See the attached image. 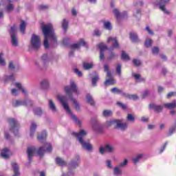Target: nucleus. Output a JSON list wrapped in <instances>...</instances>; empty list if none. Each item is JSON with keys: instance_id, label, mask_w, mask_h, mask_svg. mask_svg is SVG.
I'll list each match as a JSON object with an SVG mask.
<instances>
[{"instance_id": "1", "label": "nucleus", "mask_w": 176, "mask_h": 176, "mask_svg": "<svg viewBox=\"0 0 176 176\" xmlns=\"http://www.w3.org/2000/svg\"><path fill=\"white\" fill-rule=\"evenodd\" d=\"M43 34L44 35V47L49 49V41L50 47H56L57 46V36L54 34V29L52 23L45 25H41Z\"/></svg>"}, {"instance_id": "2", "label": "nucleus", "mask_w": 176, "mask_h": 176, "mask_svg": "<svg viewBox=\"0 0 176 176\" xmlns=\"http://www.w3.org/2000/svg\"><path fill=\"white\" fill-rule=\"evenodd\" d=\"M65 91L70 101H72V102L74 104L75 109L76 111H80V104H78L76 99L74 98V96L72 95V93H75L77 94V96H79V91H78V87L76 84H75V82L71 80L70 87L66 86L65 87Z\"/></svg>"}, {"instance_id": "3", "label": "nucleus", "mask_w": 176, "mask_h": 176, "mask_svg": "<svg viewBox=\"0 0 176 176\" xmlns=\"http://www.w3.org/2000/svg\"><path fill=\"white\" fill-rule=\"evenodd\" d=\"M58 100L60 102L62 107H63V109H65V112L70 115L74 123H76L78 124V126H80V121L78 120V117L76 115L72 113L69 106H68V98H67V96H58Z\"/></svg>"}, {"instance_id": "4", "label": "nucleus", "mask_w": 176, "mask_h": 176, "mask_svg": "<svg viewBox=\"0 0 176 176\" xmlns=\"http://www.w3.org/2000/svg\"><path fill=\"white\" fill-rule=\"evenodd\" d=\"M87 133L85 130L80 131L79 133L73 132L72 135L76 137L78 141L82 145V148L86 151H90L91 149V144L88 142L83 140V137H86Z\"/></svg>"}, {"instance_id": "5", "label": "nucleus", "mask_w": 176, "mask_h": 176, "mask_svg": "<svg viewBox=\"0 0 176 176\" xmlns=\"http://www.w3.org/2000/svg\"><path fill=\"white\" fill-rule=\"evenodd\" d=\"M8 123L10 124V131L13 133L16 136L19 135V129L20 127L19 121L14 118H10L8 120Z\"/></svg>"}, {"instance_id": "6", "label": "nucleus", "mask_w": 176, "mask_h": 176, "mask_svg": "<svg viewBox=\"0 0 176 176\" xmlns=\"http://www.w3.org/2000/svg\"><path fill=\"white\" fill-rule=\"evenodd\" d=\"M170 2V0H155L153 2L154 6L159 8L164 13L168 14V11L166 10V5Z\"/></svg>"}, {"instance_id": "7", "label": "nucleus", "mask_w": 176, "mask_h": 176, "mask_svg": "<svg viewBox=\"0 0 176 176\" xmlns=\"http://www.w3.org/2000/svg\"><path fill=\"white\" fill-rule=\"evenodd\" d=\"M46 152L48 153L52 152V144L50 143H46L45 144L44 146L40 147L37 150V155L40 156V157H42V156H43Z\"/></svg>"}, {"instance_id": "8", "label": "nucleus", "mask_w": 176, "mask_h": 176, "mask_svg": "<svg viewBox=\"0 0 176 176\" xmlns=\"http://www.w3.org/2000/svg\"><path fill=\"white\" fill-rule=\"evenodd\" d=\"M31 45L34 49H39L41 47V38L39 36L32 34L31 39Z\"/></svg>"}, {"instance_id": "9", "label": "nucleus", "mask_w": 176, "mask_h": 176, "mask_svg": "<svg viewBox=\"0 0 176 176\" xmlns=\"http://www.w3.org/2000/svg\"><path fill=\"white\" fill-rule=\"evenodd\" d=\"M92 129L96 133H102V126L100 124V122L97 119L93 118L91 120Z\"/></svg>"}, {"instance_id": "10", "label": "nucleus", "mask_w": 176, "mask_h": 176, "mask_svg": "<svg viewBox=\"0 0 176 176\" xmlns=\"http://www.w3.org/2000/svg\"><path fill=\"white\" fill-rule=\"evenodd\" d=\"M92 129L96 133H102V126L100 124V122L97 119L93 118L91 120Z\"/></svg>"}, {"instance_id": "11", "label": "nucleus", "mask_w": 176, "mask_h": 176, "mask_svg": "<svg viewBox=\"0 0 176 176\" xmlns=\"http://www.w3.org/2000/svg\"><path fill=\"white\" fill-rule=\"evenodd\" d=\"M115 151V147L113 145H111L109 144H107L104 147H100L99 152L100 153H105V152H109L111 153V152H113Z\"/></svg>"}, {"instance_id": "12", "label": "nucleus", "mask_w": 176, "mask_h": 176, "mask_svg": "<svg viewBox=\"0 0 176 176\" xmlns=\"http://www.w3.org/2000/svg\"><path fill=\"white\" fill-rule=\"evenodd\" d=\"M113 14L116 17L117 20H119L120 19H126L127 17V12L124 11L123 12L120 13L119 10L114 9L113 11Z\"/></svg>"}, {"instance_id": "13", "label": "nucleus", "mask_w": 176, "mask_h": 176, "mask_svg": "<svg viewBox=\"0 0 176 176\" xmlns=\"http://www.w3.org/2000/svg\"><path fill=\"white\" fill-rule=\"evenodd\" d=\"M35 152H36V148H35V146H30L28 148L27 153L30 163L32 162V156H34V153H35Z\"/></svg>"}, {"instance_id": "14", "label": "nucleus", "mask_w": 176, "mask_h": 176, "mask_svg": "<svg viewBox=\"0 0 176 176\" xmlns=\"http://www.w3.org/2000/svg\"><path fill=\"white\" fill-rule=\"evenodd\" d=\"M98 47L100 52V60H104V52H105V50H108V47H107V45H105L104 43H100L98 45Z\"/></svg>"}, {"instance_id": "15", "label": "nucleus", "mask_w": 176, "mask_h": 176, "mask_svg": "<svg viewBox=\"0 0 176 176\" xmlns=\"http://www.w3.org/2000/svg\"><path fill=\"white\" fill-rule=\"evenodd\" d=\"M108 43H111V49H118L119 47V43L116 37H109L107 40Z\"/></svg>"}, {"instance_id": "16", "label": "nucleus", "mask_w": 176, "mask_h": 176, "mask_svg": "<svg viewBox=\"0 0 176 176\" xmlns=\"http://www.w3.org/2000/svg\"><path fill=\"white\" fill-rule=\"evenodd\" d=\"M116 129H120V130H122V131H124V130L127 129V124L122 122L121 120H117Z\"/></svg>"}, {"instance_id": "17", "label": "nucleus", "mask_w": 176, "mask_h": 176, "mask_svg": "<svg viewBox=\"0 0 176 176\" xmlns=\"http://www.w3.org/2000/svg\"><path fill=\"white\" fill-rule=\"evenodd\" d=\"M80 163V157L79 155H76L74 157V160H72L70 163V167H72L73 168H75L79 166V164Z\"/></svg>"}, {"instance_id": "18", "label": "nucleus", "mask_w": 176, "mask_h": 176, "mask_svg": "<svg viewBox=\"0 0 176 176\" xmlns=\"http://www.w3.org/2000/svg\"><path fill=\"white\" fill-rule=\"evenodd\" d=\"M86 42L83 38H81L77 43L72 44L70 47L71 49H80V46H85Z\"/></svg>"}, {"instance_id": "19", "label": "nucleus", "mask_w": 176, "mask_h": 176, "mask_svg": "<svg viewBox=\"0 0 176 176\" xmlns=\"http://www.w3.org/2000/svg\"><path fill=\"white\" fill-rule=\"evenodd\" d=\"M163 105H157L155 104H149V108L150 109H153L155 112H162L163 111Z\"/></svg>"}, {"instance_id": "20", "label": "nucleus", "mask_w": 176, "mask_h": 176, "mask_svg": "<svg viewBox=\"0 0 176 176\" xmlns=\"http://www.w3.org/2000/svg\"><path fill=\"white\" fill-rule=\"evenodd\" d=\"M28 104H30L31 105V100H16L12 105L13 107H21V105H28Z\"/></svg>"}, {"instance_id": "21", "label": "nucleus", "mask_w": 176, "mask_h": 176, "mask_svg": "<svg viewBox=\"0 0 176 176\" xmlns=\"http://www.w3.org/2000/svg\"><path fill=\"white\" fill-rule=\"evenodd\" d=\"M48 107L54 113L57 112V107H56V104H54V102L52 99L48 100Z\"/></svg>"}, {"instance_id": "22", "label": "nucleus", "mask_w": 176, "mask_h": 176, "mask_svg": "<svg viewBox=\"0 0 176 176\" xmlns=\"http://www.w3.org/2000/svg\"><path fill=\"white\" fill-rule=\"evenodd\" d=\"M130 39L133 43H137L140 42V38H138V34L134 32L130 33Z\"/></svg>"}, {"instance_id": "23", "label": "nucleus", "mask_w": 176, "mask_h": 176, "mask_svg": "<svg viewBox=\"0 0 176 176\" xmlns=\"http://www.w3.org/2000/svg\"><path fill=\"white\" fill-rule=\"evenodd\" d=\"M36 123H35L34 122H32L31 126H30V137H34V134H35V131H36Z\"/></svg>"}, {"instance_id": "24", "label": "nucleus", "mask_w": 176, "mask_h": 176, "mask_svg": "<svg viewBox=\"0 0 176 176\" xmlns=\"http://www.w3.org/2000/svg\"><path fill=\"white\" fill-rule=\"evenodd\" d=\"M14 10V6L12 3H9L8 4L5 6L4 10L8 13H12Z\"/></svg>"}, {"instance_id": "25", "label": "nucleus", "mask_w": 176, "mask_h": 176, "mask_svg": "<svg viewBox=\"0 0 176 176\" xmlns=\"http://www.w3.org/2000/svg\"><path fill=\"white\" fill-rule=\"evenodd\" d=\"M9 148H3L2 151H1V156L3 157V159H9Z\"/></svg>"}, {"instance_id": "26", "label": "nucleus", "mask_w": 176, "mask_h": 176, "mask_svg": "<svg viewBox=\"0 0 176 176\" xmlns=\"http://www.w3.org/2000/svg\"><path fill=\"white\" fill-rule=\"evenodd\" d=\"M41 60L43 61V64H44V65H46L47 63L52 61V58L49 57L47 54H45L42 56Z\"/></svg>"}, {"instance_id": "27", "label": "nucleus", "mask_w": 176, "mask_h": 176, "mask_svg": "<svg viewBox=\"0 0 176 176\" xmlns=\"http://www.w3.org/2000/svg\"><path fill=\"white\" fill-rule=\"evenodd\" d=\"M164 107L167 108V109H174V108L176 107V101L173 100V102L165 103L164 104Z\"/></svg>"}, {"instance_id": "28", "label": "nucleus", "mask_w": 176, "mask_h": 176, "mask_svg": "<svg viewBox=\"0 0 176 176\" xmlns=\"http://www.w3.org/2000/svg\"><path fill=\"white\" fill-rule=\"evenodd\" d=\"M111 93H117V94H121V96H124V97L126 96L125 92L122 91V89H118L116 87L111 89Z\"/></svg>"}, {"instance_id": "29", "label": "nucleus", "mask_w": 176, "mask_h": 176, "mask_svg": "<svg viewBox=\"0 0 176 176\" xmlns=\"http://www.w3.org/2000/svg\"><path fill=\"white\" fill-rule=\"evenodd\" d=\"M56 164H58V166H60L61 167H63V166L67 165V162L60 157L56 158Z\"/></svg>"}, {"instance_id": "30", "label": "nucleus", "mask_w": 176, "mask_h": 176, "mask_svg": "<svg viewBox=\"0 0 176 176\" xmlns=\"http://www.w3.org/2000/svg\"><path fill=\"white\" fill-rule=\"evenodd\" d=\"M15 86L17 89H19V90H21L22 93H23V94L25 96H27V90H25V89L23 88V86L21 85V83L16 82Z\"/></svg>"}, {"instance_id": "31", "label": "nucleus", "mask_w": 176, "mask_h": 176, "mask_svg": "<svg viewBox=\"0 0 176 176\" xmlns=\"http://www.w3.org/2000/svg\"><path fill=\"white\" fill-rule=\"evenodd\" d=\"M11 43L12 46H17L19 45V41L17 40V36L15 35L11 36Z\"/></svg>"}, {"instance_id": "32", "label": "nucleus", "mask_w": 176, "mask_h": 176, "mask_svg": "<svg viewBox=\"0 0 176 176\" xmlns=\"http://www.w3.org/2000/svg\"><path fill=\"white\" fill-rule=\"evenodd\" d=\"M25 22L24 21H21V25L19 26V30L23 35L25 34Z\"/></svg>"}, {"instance_id": "33", "label": "nucleus", "mask_w": 176, "mask_h": 176, "mask_svg": "<svg viewBox=\"0 0 176 176\" xmlns=\"http://www.w3.org/2000/svg\"><path fill=\"white\" fill-rule=\"evenodd\" d=\"M116 123H118V120H111L105 122V126L106 127H111V126H113V124L116 126Z\"/></svg>"}, {"instance_id": "34", "label": "nucleus", "mask_w": 176, "mask_h": 176, "mask_svg": "<svg viewBox=\"0 0 176 176\" xmlns=\"http://www.w3.org/2000/svg\"><path fill=\"white\" fill-rule=\"evenodd\" d=\"M33 112L34 115H36V116H42V113H43V111H42V109H41V107L34 109Z\"/></svg>"}, {"instance_id": "35", "label": "nucleus", "mask_w": 176, "mask_h": 176, "mask_svg": "<svg viewBox=\"0 0 176 176\" xmlns=\"http://www.w3.org/2000/svg\"><path fill=\"white\" fill-rule=\"evenodd\" d=\"M46 137H47V133L46 131H43L41 134L38 136V141H43Z\"/></svg>"}, {"instance_id": "36", "label": "nucleus", "mask_w": 176, "mask_h": 176, "mask_svg": "<svg viewBox=\"0 0 176 176\" xmlns=\"http://www.w3.org/2000/svg\"><path fill=\"white\" fill-rule=\"evenodd\" d=\"M41 87L42 89H47L49 87V80H43L41 82Z\"/></svg>"}, {"instance_id": "37", "label": "nucleus", "mask_w": 176, "mask_h": 176, "mask_svg": "<svg viewBox=\"0 0 176 176\" xmlns=\"http://www.w3.org/2000/svg\"><path fill=\"white\" fill-rule=\"evenodd\" d=\"M102 116L104 118H110V116H112V111L104 110L102 112Z\"/></svg>"}, {"instance_id": "38", "label": "nucleus", "mask_w": 176, "mask_h": 176, "mask_svg": "<svg viewBox=\"0 0 176 176\" xmlns=\"http://www.w3.org/2000/svg\"><path fill=\"white\" fill-rule=\"evenodd\" d=\"M87 102L91 105H94V100H93V96L89 94H87Z\"/></svg>"}, {"instance_id": "39", "label": "nucleus", "mask_w": 176, "mask_h": 176, "mask_svg": "<svg viewBox=\"0 0 176 176\" xmlns=\"http://www.w3.org/2000/svg\"><path fill=\"white\" fill-rule=\"evenodd\" d=\"M14 80V76L11 74L10 76H4V81L5 82H13Z\"/></svg>"}, {"instance_id": "40", "label": "nucleus", "mask_w": 176, "mask_h": 176, "mask_svg": "<svg viewBox=\"0 0 176 176\" xmlns=\"http://www.w3.org/2000/svg\"><path fill=\"white\" fill-rule=\"evenodd\" d=\"M104 28H105V30H108L109 31H111V30H112V25L111 24V22L109 21H105L104 23Z\"/></svg>"}, {"instance_id": "41", "label": "nucleus", "mask_w": 176, "mask_h": 176, "mask_svg": "<svg viewBox=\"0 0 176 176\" xmlns=\"http://www.w3.org/2000/svg\"><path fill=\"white\" fill-rule=\"evenodd\" d=\"M141 159H142V154H139L135 158H133L132 161L134 164H137V163L139 162Z\"/></svg>"}, {"instance_id": "42", "label": "nucleus", "mask_w": 176, "mask_h": 176, "mask_svg": "<svg viewBox=\"0 0 176 176\" xmlns=\"http://www.w3.org/2000/svg\"><path fill=\"white\" fill-rule=\"evenodd\" d=\"M116 82L115 81V80L113 78H110V79H107L106 80V81L104 82V85L106 86H109L111 85H115Z\"/></svg>"}, {"instance_id": "43", "label": "nucleus", "mask_w": 176, "mask_h": 176, "mask_svg": "<svg viewBox=\"0 0 176 176\" xmlns=\"http://www.w3.org/2000/svg\"><path fill=\"white\" fill-rule=\"evenodd\" d=\"M124 97H126V98H129V100H138V96L135 94L130 95L129 94H126Z\"/></svg>"}, {"instance_id": "44", "label": "nucleus", "mask_w": 176, "mask_h": 176, "mask_svg": "<svg viewBox=\"0 0 176 176\" xmlns=\"http://www.w3.org/2000/svg\"><path fill=\"white\" fill-rule=\"evenodd\" d=\"M121 59L122 60H130V56H129V54L126 53V52L122 51L121 54Z\"/></svg>"}, {"instance_id": "45", "label": "nucleus", "mask_w": 176, "mask_h": 176, "mask_svg": "<svg viewBox=\"0 0 176 176\" xmlns=\"http://www.w3.org/2000/svg\"><path fill=\"white\" fill-rule=\"evenodd\" d=\"M114 175H120V174H122V170L120 169V166H116L114 168Z\"/></svg>"}, {"instance_id": "46", "label": "nucleus", "mask_w": 176, "mask_h": 176, "mask_svg": "<svg viewBox=\"0 0 176 176\" xmlns=\"http://www.w3.org/2000/svg\"><path fill=\"white\" fill-rule=\"evenodd\" d=\"M84 69H90V68H93V64L89 63H83Z\"/></svg>"}, {"instance_id": "47", "label": "nucleus", "mask_w": 176, "mask_h": 176, "mask_svg": "<svg viewBox=\"0 0 176 176\" xmlns=\"http://www.w3.org/2000/svg\"><path fill=\"white\" fill-rule=\"evenodd\" d=\"M62 27L64 31H67V29L68 28V22L67 21V20H63Z\"/></svg>"}, {"instance_id": "48", "label": "nucleus", "mask_w": 176, "mask_h": 176, "mask_svg": "<svg viewBox=\"0 0 176 176\" xmlns=\"http://www.w3.org/2000/svg\"><path fill=\"white\" fill-rule=\"evenodd\" d=\"M98 76L96 74L94 77L92 78V86L97 85V81L99 80Z\"/></svg>"}, {"instance_id": "49", "label": "nucleus", "mask_w": 176, "mask_h": 176, "mask_svg": "<svg viewBox=\"0 0 176 176\" xmlns=\"http://www.w3.org/2000/svg\"><path fill=\"white\" fill-rule=\"evenodd\" d=\"M146 47H151L152 46V40L151 38H147L144 43Z\"/></svg>"}, {"instance_id": "50", "label": "nucleus", "mask_w": 176, "mask_h": 176, "mask_svg": "<svg viewBox=\"0 0 176 176\" xmlns=\"http://www.w3.org/2000/svg\"><path fill=\"white\" fill-rule=\"evenodd\" d=\"M3 53H0V65L3 67L6 64L5 59H3Z\"/></svg>"}, {"instance_id": "51", "label": "nucleus", "mask_w": 176, "mask_h": 176, "mask_svg": "<svg viewBox=\"0 0 176 176\" xmlns=\"http://www.w3.org/2000/svg\"><path fill=\"white\" fill-rule=\"evenodd\" d=\"M10 34L11 36H12V35H16V25H13L10 28Z\"/></svg>"}, {"instance_id": "52", "label": "nucleus", "mask_w": 176, "mask_h": 176, "mask_svg": "<svg viewBox=\"0 0 176 176\" xmlns=\"http://www.w3.org/2000/svg\"><path fill=\"white\" fill-rule=\"evenodd\" d=\"M116 71H117V74L118 75H121V74H122V65H120V63H118L117 65Z\"/></svg>"}, {"instance_id": "53", "label": "nucleus", "mask_w": 176, "mask_h": 176, "mask_svg": "<svg viewBox=\"0 0 176 176\" xmlns=\"http://www.w3.org/2000/svg\"><path fill=\"white\" fill-rule=\"evenodd\" d=\"M133 15L135 16V17H140V16H141V10H135L133 12Z\"/></svg>"}, {"instance_id": "54", "label": "nucleus", "mask_w": 176, "mask_h": 176, "mask_svg": "<svg viewBox=\"0 0 176 176\" xmlns=\"http://www.w3.org/2000/svg\"><path fill=\"white\" fill-rule=\"evenodd\" d=\"M129 163V160L127 159H125L123 162H121L118 166L119 167H124V166H127V164Z\"/></svg>"}, {"instance_id": "55", "label": "nucleus", "mask_w": 176, "mask_h": 176, "mask_svg": "<svg viewBox=\"0 0 176 176\" xmlns=\"http://www.w3.org/2000/svg\"><path fill=\"white\" fill-rule=\"evenodd\" d=\"M126 119L129 122H134L135 120L134 116L131 114H128Z\"/></svg>"}, {"instance_id": "56", "label": "nucleus", "mask_w": 176, "mask_h": 176, "mask_svg": "<svg viewBox=\"0 0 176 176\" xmlns=\"http://www.w3.org/2000/svg\"><path fill=\"white\" fill-rule=\"evenodd\" d=\"M133 63L134 65H136V67H139V65H141V60L138 59H133Z\"/></svg>"}, {"instance_id": "57", "label": "nucleus", "mask_w": 176, "mask_h": 176, "mask_svg": "<svg viewBox=\"0 0 176 176\" xmlns=\"http://www.w3.org/2000/svg\"><path fill=\"white\" fill-rule=\"evenodd\" d=\"M152 53H153V54H157L159 53V47H154L152 49Z\"/></svg>"}, {"instance_id": "58", "label": "nucleus", "mask_w": 176, "mask_h": 176, "mask_svg": "<svg viewBox=\"0 0 176 176\" xmlns=\"http://www.w3.org/2000/svg\"><path fill=\"white\" fill-rule=\"evenodd\" d=\"M168 144V142H167L164 143V146L160 150V153H163V152H164V149H166V146H167Z\"/></svg>"}, {"instance_id": "59", "label": "nucleus", "mask_w": 176, "mask_h": 176, "mask_svg": "<svg viewBox=\"0 0 176 176\" xmlns=\"http://www.w3.org/2000/svg\"><path fill=\"white\" fill-rule=\"evenodd\" d=\"M74 73L76 74V75H78V76H82V72L79 71V69H78V68L74 69Z\"/></svg>"}, {"instance_id": "60", "label": "nucleus", "mask_w": 176, "mask_h": 176, "mask_svg": "<svg viewBox=\"0 0 176 176\" xmlns=\"http://www.w3.org/2000/svg\"><path fill=\"white\" fill-rule=\"evenodd\" d=\"M149 96V91L148 90H146L142 93V97L143 98H146V97H148Z\"/></svg>"}, {"instance_id": "61", "label": "nucleus", "mask_w": 176, "mask_h": 176, "mask_svg": "<svg viewBox=\"0 0 176 176\" xmlns=\"http://www.w3.org/2000/svg\"><path fill=\"white\" fill-rule=\"evenodd\" d=\"M95 36H101V32L98 29L94 30Z\"/></svg>"}, {"instance_id": "62", "label": "nucleus", "mask_w": 176, "mask_h": 176, "mask_svg": "<svg viewBox=\"0 0 176 176\" xmlns=\"http://www.w3.org/2000/svg\"><path fill=\"white\" fill-rule=\"evenodd\" d=\"M11 93H12V96H18L19 95V90H17L16 89H12L11 90Z\"/></svg>"}, {"instance_id": "63", "label": "nucleus", "mask_w": 176, "mask_h": 176, "mask_svg": "<svg viewBox=\"0 0 176 176\" xmlns=\"http://www.w3.org/2000/svg\"><path fill=\"white\" fill-rule=\"evenodd\" d=\"M117 104H118V105H119L120 107V108H122V109H126L127 108L126 104H124L120 102H118Z\"/></svg>"}, {"instance_id": "64", "label": "nucleus", "mask_w": 176, "mask_h": 176, "mask_svg": "<svg viewBox=\"0 0 176 176\" xmlns=\"http://www.w3.org/2000/svg\"><path fill=\"white\" fill-rule=\"evenodd\" d=\"M115 56H116L115 53L111 52V53H110L109 56L107 58V60H112V59L115 58Z\"/></svg>"}]
</instances>
